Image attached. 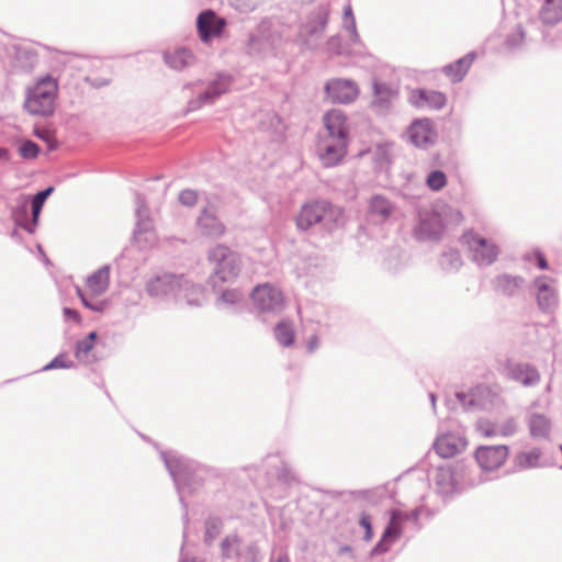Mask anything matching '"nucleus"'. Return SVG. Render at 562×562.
I'll use <instances>...</instances> for the list:
<instances>
[{"instance_id": "obj_1", "label": "nucleus", "mask_w": 562, "mask_h": 562, "mask_svg": "<svg viewBox=\"0 0 562 562\" xmlns=\"http://www.w3.org/2000/svg\"><path fill=\"white\" fill-rule=\"evenodd\" d=\"M146 291L150 297L167 303L184 302L190 306H201L205 301L204 288L184 274H157L146 282Z\"/></svg>"}, {"instance_id": "obj_2", "label": "nucleus", "mask_w": 562, "mask_h": 562, "mask_svg": "<svg viewBox=\"0 0 562 562\" xmlns=\"http://www.w3.org/2000/svg\"><path fill=\"white\" fill-rule=\"evenodd\" d=\"M160 457L179 494V502L184 509L182 519L187 526L189 516L188 505L184 502V490L193 491L199 487L211 470L176 451H161Z\"/></svg>"}, {"instance_id": "obj_3", "label": "nucleus", "mask_w": 562, "mask_h": 562, "mask_svg": "<svg viewBox=\"0 0 562 562\" xmlns=\"http://www.w3.org/2000/svg\"><path fill=\"white\" fill-rule=\"evenodd\" d=\"M432 480L438 494L450 496L465 488L477 486L487 477L463 462H454L438 465Z\"/></svg>"}, {"instance_id": "obj_4", "label": "nucleus", "mask_w": 562, "mask_h": 562, "mask_svg": "<svg viewBox=\"0 0 562 562\" xmlns=\"http://www.w3.org/2000/svg\"><path fill=\"white\" fill-rule=\"evenodd\" d=\"M344 210L327 200H312L304 203L295 217L296 227L307 231L316 224L328 232L342 224Z\"/></svg>"}, {"instance_id": "obj_5", "label": "nucleus", "mask_w": 562, "mask_h": 562, "mask_svg": "<svg viewBox=\"0 0 562 562\" xmlns=\"http://www.w3.org/2000/svg\"><path fill=\"white\" fill-rule=\"evenodd\" d=\"M58 85L54 78L46 76L26 90L24 109L31 115L48 117L55 112Z\"/></svg>"}, {"instance_id": "obj_6", "label": "nucleus", "mask_w": 562, "mask_h": 562, "mask_svg": "<svg viewBox=\"0 0 562 562\" xmlns=\"http://www.w3.org/2000/svg\"><path fill=\"white\" fill-rule=\"evenodd\" d=\"M207 259L213 265L209 283L214 290L220 282H233L240 272V256L224 245H216L210 249Z\"/></svg>"}, {"instance_id": "obj_7", "label": "nucleus", "mask_w": 562, "mask_h": 562, "mask_svg": "<svg viewBox=\"0 0 562 562\" xmlns=\"http://www.w3.org/2000/svg\"><path fill=\"white\" fill-rule=\"evenodd\" d=\"M461 240L467 245L471 254V260L479 267H490L499 256V248L492 239L485 238L473 231L465 232Z\"/></svg>"}, {"instance_id": "obj_8", "label": "nucleus", "mask_w": 562, "mask_h": 562, "mask_svg": "<svg viewBox=\"0 0 562 562\" xmlns=\"http://www.w3.org/2000/svg\"><path fill=\"white\" fill-rule=\"evenodd\" d=\"M221 554L236 562H262V555L256 542H245L237 533H229L221 541Z\"/></svg>"}, {"instance_id": "obj_9", "label": "nucleus", "mask_w": 562, "mask_h": 562, "mask_svg": "<svg viewBox=\"0 0 562 562\" xmlns=\"http://www.w3.org/2000/svg\"><path fill=\"white\" fill-rule=\"evenodd\" d=\"M254 306L260 315H279L285 305L281 290L269 283L257 285L250 293Z\"/></svg>"}, {"instance_id": "obj_10", "label": "nucleus", "mask_w": 562, "mask_h": 562, "mask_svg": "<svg viewBox=\"0 0 562 562\" xmlns=\"http://www.w3.org/2000/svg\"><path fill=\"white\" fill-rule=\"evenodd\" d=\"M531 289L540 312L554 314L560 304V296L555 280L549 276H538L532 280Z\"/></svg>"}, {"instance_id": "obj_11", "label": "nucleus", "mask_w": 562, "mask_h": 562, "mask_svg": "<svg viewBox=\"0 0 562 562\" xmlns=\"http://www.w3.org/2000/svg\"><path fill=\"white\" fill-rule=\"evenodd\" d=\"M232 82L233 78L231 75L225 72L217 74L216 78L207 85L205 91L189 100L187 111L193 112L204 105L213 104L222 94L228 91Z\"/></svg>"}, {"instance_id": "obj_12", "label": "nucleus", "mask_w": 562, "mask_h": 562, "mask_svg": "<svg viewBox=\"0 0 562 562\" xmlns=\"http://www.w3.org/2000/svg\"><path fill=\"white\" fill-rule=\"evenodd\" d=\"M54 187H47L33 195L31 200L32 221L26 222L27 207L25 204L18 206L12 215L16 225L23 227L27 233L33 234L38 223V217L46 199L53 193Z\"/></svg>"}, {"instance_id": "obj_13", "label": "nucleus", "mask_w": 562, "mask_h": 562, "mask_svg": "<svg viewBox=\"0 0 562 562\" xmlns=\"http://www.w3.org/2000/svg\"><path fill=\"white\" fill-rule=\"evenodd\" d=\"M330 12L331 9L328 2L318 3L307 13L301 25V34L312 38H321L327 27Z\"/></svg>"}, {"instance_id": "obj_14", "label": "nucleus", "mask_w": 562, "mask_h": 562, "mask_svg": "<svg viewBox=\"0 0 562 562\" xmlns=\"http://www.w3.org/2000/svg\"><path fill=\"white\" fill-rule=\"evenodd\" d=\"M419 223L414 229L417 240H436L443 233V222L439 213L429 210L418 212Z\"/></svg>"}, {"instance_id": "obj_15", "label": "nucleus", "mask_w": 562, "mask_h": 562, "mask_svg": "<svg viewBox=\"0 0 562 562\" xmlns=\"http://www.w3.org/2000/svg\"><path fill=\"white\" fill-rule=\"evenodd\" d=\"M324 91L331 103L348 104L353 102L359 89L355 81L350 79L334 78L325 83Z\"/></svg>"}, {"instance_id": "obj_16", "label": "nucleus", "mask_w": 562, "mask_h": 562, "mask_svg": "<svg viewBox=\"0 0 562 562\" xmlns=\"http://www.w3.org/2000/svg\"><path fill=\"white\" fill-rule=\"evenodd\" d=\"M226 21L220 18L213 10H204L196 18V31L203 43L218 37L224 32Z\"/></svg>"}, {"instance_id": "obj_17", "label": "nucleus", "mask_w": 562, "mask_h": 562, "mask_svg": "<svg viewBox=\"0 0 562 562\" xmlns=\"http://www.w3.org/2000/svg\"><path fill=\"white\" fill-rule=\"evenodd\" d=\"M505 445L480 446L474 453L475 460L483 471H494L502 467L508 457Z\"/></svg>"}, {"instance_id": "obj_18", "label": "nucleus", "mask_w": 562, "mask_h": 562, "mask_svg": "<svg viewBox=\"0 0 562 562\" xmlns=\"http://www.w3.org/2000/svg\"><path fill=\"white\" fill-rule=\"evenodd\" d=\"M491 284L497 295L514 299L524 293L527 281L521 276L504 272L495 276Z\"/></svg>"}, {"instance_id": "obj_19", "label": "nucleus", "mask_w": 562, "mask_h": 562, "mask_svg": "<svg viewBox=\"0 0 562 562\" xmlns=\"http://www.w3.org/2000/svg\"><path fill=\"white\" fill-rule=\"evenodd\" d=\"M407 133L409 140L416 147L424 149L432 146L437 138V133L430 119H417L413 121Z\"/></svg>"}, {"instance_id": "obj_20", "label": "nucleus", "mask_w": 562, "mask_h": 562, "mask_svg": "<svg viewBox=\"0 0 562 562\" xmlns=\"http://www.w3.org/2000/svg\"><path fill=\"white\" fill-rule=\"evenodd\" d=\"M468 440L457 432H447L438 436L432 443L435 452L443 459L452 458L465 450Z\"/></svg>"}, {"instance_id": "obj_21", "label": "nucleus", "mask_w": 562, "mask_h": 562, "mask_svg": "<svg viewBox=\"0 0 562 562\" xmlns=\"http://www.w3.org/2000/svg\"><path fill=\"white\" fill-rule=\"evenodd\" d=\"M402 520L400 519V509L391 512L390 521L387 522L381 539L371 549L370 555L375 557L390 550V546L394 543L402 535Z\"/></svg>"}, {"instance_id": "obj_22", "label": "nucleus", "mask_w": 562, "mask_h": 562, "mask_svg": "<svg viewBox=\"0 0 562 562\" xmlns=\"http://www.w3.org/2000/svg\"><path fill=\"white\" fill-rule=\"evenodd\" d=\"M324 124L328 132V138L347 142L349 130L347 117L340 110H330L324 115Z\"/></svg>"}, {"instance_id": "obj_23", "label": "nucleus", "mask_w": 562, "mask_h": 562, "mask_svg": "<svg viewBox=\"0 0 562 562\" xmlns=\"http://www.w3.org/2000/svg\"><path fill=\"white\" fill-rule=\"evenodd\" d=\"M490 389L485 385H477L469 392H457L456 396L465 411H476L487 408V397Z\"/></svg>"}, {"instance_id": "obj_24", "label": "nucleus", "mask_w": 562, "mask_h": 562, "mask_svg": "<svg viewBox=\"0 0 562 562\" xmlns=\"http://www.w3.org/2000/svg\"><path fill=\"white\" fill-rule=\"evenodd\" d=\"M505 371L510 380L519 382L526 386L536 385L540 380L537 369L528 363L508 361L506 363Z\"/></svg>"}, {"instance_id": "obj_25", "label": "nucleus", "mask_w": 562, "mask_h": 562, "mask_svg": "<svg viewBox=\"0 0 562 562\" xmlns=\"http://www.w3.org/2000/svg\"><path fill=\"white\" fill-rule=\"evenodd\" d=\"M196 226L201 235L214 239L222 237L226 232L225 225L209 207L202 210L196 220Z\"/></svg>"}, {"instance_id": "obj_26", "label": "nucleus", "mask_w": 562, "mask_h": 562, "mask_svg": "<svg viewBox=\"0 0 562 562\" xmlns=\"http://www.w3.org/2000/svg\"><path fill=\"white\" fill-rule=\"evenodd\" d=\"M347 153V142L327 138L319 147V159L324 167L338 165Z\"/></svg>"}, {"instance_id": "obj_27", "label": "nucleus", "mask_w": 562, "mask_h": 562, "mask_svg": "<svg viewBox=\"0 0 562 562\" xmlns=\"http://www.w3.org/2000/svg\"><path fill=\"white\" fill-rule=\"evenodd\" d=\"M409 102L419 109H442L447 102L446 95L436 90L416 89L412 92Z\"/></svg>"}, {"instance_id": "obj_28", "label": "nucleus", "mask_w": 562, "mask_h": 562, "mask_svg": "<svg viewBox=\"0 0 562 562\" xmlns=\"http://www.w3.org/2000/svg\"><path fill=\"white\" fill-rule=\"evenodd\" d=\"M135 205L136 226L133 236L135 240L139 241L142 235L151 234L153 221L149 215V209L147 207L146 199L140 193H136L135 195Z\"/></svg>"}, {"instance_id": "obj_29", "label": "nucleus", "mask_w": 562, "mask_h": 562, "mask_svg": "<svg viewBox=\"0 0 562 562\" xmlns=\"http://www.w3.org/2000/svg\"><path fill=\"white\" fill-rule=\"evenodd\" d=\"M215 305L217 308L237 313L243 311L246 306V297L238 289H227L220 291L218 296L215 300Z\"/></svg>"}, {"instance_id": "obj_30", "label": "nucleus", "mask_w": 562, "mask_h": 562, "mask_svg": "<svg viewBox=\"0 0 562 562\" xmlns=\"http://www.w3.org/2000/svg\"><path fill=\"white\" fill-rule=\"evenodd\" d=\"M394 204L384 195L375 194L369 202V216L375 223H384L392 215Z\"/></svg>"}, {"instance_id": "obj_31", "label": "nucleus", "mask_w": 562, "mask_h": 562, "mask_svg": "<svg viewBox=\"0 0 562 562\" xmlns=\"http://www.w3.org/2000/svg\"><path fill=\"white\" fill-rule=\"evenodd\" d=\"M164 60L171 69L180 71L194 65L195 56L191 49L178 47L173 52H165Z\"/></svg>"}, {"instance_id": "obj_32", "label": "nucleus", "mask_w": 562, "mask_h": 562, "mask_svg": "<svg viewBox=\"0 0 562 562\" xmlns=\"http://www.w3.org/2000/svg\"><path fill=\"white\" fill-rule=\"evenodd\" d=\"M476 58L475 52H470L463 57L459 58L454 63L448 64L442 68V72L451 78L452 82H460L467 72L469 71L471 65Z\"/></svg>"}, {"instance_id": "obj_33", "label": "nucleus", "mask_w": 562, "mask_h": 562, "mask_svg": "<svg viewBox=\"0 0 562 562\" xmlns=\"http://www.w3.org/2000/svg\"><path fill=\"white\" fill-rule=\"evenodd\" d=\"M538 19L546 26L562 22V0H542Z\"/></svg>"}, {"instance_id": "obj_34", "label": "nucleus", "mask_w": 562, "mask_h": 562, "mask_svg": "<svg viewBox=\"0 0 562 562\" xmlns=\"http://www.w3.org/2000/svg\"><path fill=\"white\" fill-rule=\"evenodd\" d=\"M373 93L374 99L372 101V106L380 113H385L390 106L392 98L395 94V91L392 87L382 81L374 80L373 81Z\"/></svg>"}, {"instance_id": "obj_35", "label": "nucleus", "mask_w": 562, "mask_h": 562, "mask_svg": "<svg viewBox=\"0 0 562 562\" xmlns=\"http://www.w3.org/2000/svg\"><path fill=\"white\" fill-rule=\"evenodd\" d=\"M528 427L532 438L547 439L551 431V422L542 414L532 413L528 417Z\"/></svg>"}, {"instance_id": "obj_36", "label": "nucleus", "mask_w": 562, "mask_h": 562, "mask_svg": "<svg viewBox=\"0 0 562 562\" xmlns=\"http://www.w3.org/2000/svg\"><path fill=\"white\" fill-rule=\"evenodd\" d=\"M247 49L249 54H265L273 49V41L269 34L258 30L249 35Z\"/></svg>"}, {"instance_id": "obj_37", "label": "nucleus", "mask_w": 562, "mask_h": 562, "mask_svg": "<svg viewBox=\"0 0 562 562\" xmlns=\"http://www.w3.org/2000/svg\"><path fill=\"white\" fill-rule=\"evenodd\" d=\"M110 283V267L103 266L92 274H90L87 279V285L90 291L95 295L103 294Z\"/></svg>"}, {"instance_id": "obj_38", "label": "nucleus", "mask_w": 562, "mask_h": 562, "mask_svg": "<svg viewBox=\"0 0 562 562\" xmlns=\"http://www.w3.org/2000/svg\"><path fill=\"white\" fill-rule=\"evenodd\" d=\"M439 265L445 272L453 273L459 271L463 265L460 251L453 248L443 251L440 255Z\"/></svg>"}, {"instance_id": "obj_39", "label": "nucleus", "mask_w": 562, "mask_h": 562, "mask_svg": "<svg viewBox=\"0 0 562 562\" xmlns=\"http://www.w3.org/2000/svg\"><path fill=\"white\" fill-rule=\"evenodd\" d=\"M540 457V449L533 448L530 451L519 452L514 459V464L518 470L537 468L539 465Z\"/></svg>"}, {"instance_id": "obj_40", "label": "nucleus", "mask_w": 562, "mask_h": 562, "mask_svg": "<svg viewBox=\"0 0 562 562\" xmlns=\"http://www.w3.org/2000/svg\"><path fill=\"white\" fill-rule=\"evenodd\" d=\"M274 337L281 346H292L295 338L292 323L284 319L280 321L274 327Z\"/></svg>"}, {"instance_id": "obj_41", "label": "nucleus", "mask_w": 562, "mask_h": 562, "mask_svg": "<svg viewBox=\"0 0 562 562\" xmlns=\"http://www.w3.org/2000/svg\"><path fill=\"white\" fill-rule=\"evenodd\" d=\"M505 45L509 50L513 52L521 50L527 47L528 38L526 36L525 30L520 24H518L515 30L507 35Z\"/></svg>"}, {"instance_id": "obj_42", "label": "nucleus", "mask_w": 562, "mask_h": 562, "mask_svg": "<svg viewBox=\"0 0 562 562\" xmlns=\"http://www.w3.org/2000/svg\"><path fill=\"white\" fill-rule=\"evenodd\" d=\"M204 542L211 546L213 541L220 536L223 529V520L218 516H209L204 522Z\"/></svg>"}, {"instance_id": "obj_43", "label": "nucleus", "mask_w": 562, "mask_h": 562, "mask_svg": "<svg viewBox=\"0 0 562 562\" xmlns=\"http://www.w3.org/2000/svg\"><path fill=\"white\" fill-rule=\"evenodd\" d=\"M342 27L350 32V42L352 44H360L361 40L357 32L356 19L350 4L344 9Z\"/></svg>"}, {"instance_id": "obj_44", "label": "nucleus", "mask_w": 562, "mask_h": 562, "mask_svg": "<svg viewBox=\"0 0 562 562\" xmlns=\"http://www.w3.org/2000/svg\"><path fill=\"white\" fill-rule=\"evenodd\" d=\"M426 184L432 191H440L447 184V176L441 170H432L426 178Z\"/></svg>"}, {"instance_id": "obj_45", "label": "nucleus", "mask_w": 562, "mask_h": 562, "mask_svg": "<svg viewBox=\"0 0 562 562\" xmlns=\"http://www.w3.org/2000/svg\"><path fill=\"white\" fill-rule=\"evenodd\" d=\"M94 345L86 341L85 339L78 340L75 347V357L85 363H92L94 361L91 358L90 352L93 349Z\"/></svg>"}, {"instance_id": "obj_46", "label": "nucleus", "mask_w": 562, "mask_h": 562, "mask_svg": "<svg viewBox=\"0 0 562 562\" xmlns=\"http://www.w3.org/2000/svg\"><path fill=\"white\" fill-rule=\"evenodd\" d=\"M522 260L527 261V262H531L535 260V262L539 269H541V270L549 269V262H548L544 254L539 248H536L529 252H526L522 256Z\"/></svg>"}, {"instance_id": "obj_47", "label": "nucleus", "mask_w": 562, "mask_h": 562, "mask_svg": "<svg viewBox=\"0 0 562 562\" xmlns=\"http://www.w3.org/2000/svg\"><path fill=\"white\" fill-rule=\"evenodd\" d=\"M76 363L66 358L65 353L57 355L52 361L43 367V371H49L54 369H71L75 368Z\"/></svg>"}, {"instance_id": "obj_48", "label": "nucleus", "mask_w": 562, "mask_h": 562, "mask_svg": "<svg viewBox=\"0 0 562 562\" xmlns=\"http://www.w3.org/2000/svg\"><path fill=\"white\" fill-rule=\"evenodd\" d=\"M19 154L24 159H35L40 154V146L31 140H24L19 147Z\"/></svg>"}, {"instance_id": "obj_49", "label": "nucleus", "mask_w": 562, "mask_h": 562, "mask_svg": "<svg viewBox=\"0 0 562 562\" xmlns=\"http://www.w3.org/2000/svg\"><path fill=\"white\" fill-rule=\"evenodd\" d=\"M77 294L78 296L80 297L82 304L93 311V312H103L105 306H106V302L105 301H100V300H92V299H89L81 289L77 288Z\"/></svg>"}, {"instance_id": "obj_50", "label": "nucleus", "mask_w": 562, "mask_h": 562, "mask_svg": "<svg viewBox=\"0 0 562 562\" xmlns=\"http://www.w3.org/2000/svg\"><path fill=\"white\" fill-rule=\"evenodd\" d=\"M198 192L192 189H184L179 193V202L184 206H194L198 202Z\"/></svg>"}, {"instance_id": "obj_51", "label": "nucleus", "mask_w": 562, "mask_h": 562, "mask_svg": "<svg viewBox=\"0 0 562 562\" xmlns=\"http://www.w3.org/2000/svg\"><path fill=\"white\" fill-rule=\"evenodd\" d=\"M359 525L364 529V541H370L373 538V529H372V522H371V516L362 512L359 518Z\"/></svg>"}, {"instance_id": "obj_52", "label": "nucleus", "mask_w": 562, "mask_h": 562, "mask_svg": "<svg viewBox=\"0 0 562 562\" xmlns=\"http://www.w3.org/2000/svg\"><path fill=\"white\" fill-rule=\"evenodd\" d=\"M69 63L72 68L83 71V70H87L89 67H91L92 64L94 63V60L90 57L75 55L69 60Z\"/></svg>"}, {"instance_id": "obj_53", "label": "nucleus", "mask_w": 562, "mask_h": 562, "mask_svg": "<svg viewBox=\"0 0 562 562\" xmlns=\"http://www.w3.org/2000/svg\"><path fill=\"white\" fill-rule=\"evenodd\" d=\"M34 135L44 140L45 143H47L48 145V149L49 150H55L57 148V143L56 140L50 136V133L48 130L46 128H38V127H35L34 130Z\"/></svg>"}, {"instance_id": "obj_54", "label": "nucleus", "mask_w": 562, "mask_h": 562, "mask_svg": "<svg viewBox=\"0 0 562 562\" xmlns=\"http://www.w3.org/2000/svg\"><path fill=\"white\" fill-rule=\"evenodd\" d=\"M517 431V424L514 418H509L505 420L497 430V434H501L504 437H508L514 435Z\"/></svg>"}, {"instance_id": "obj_55", "label": "nucleus", "mask_w": 562, "mask_h": 562, "mask_svg": "<svg viewBox=\"0 0 562 562\" xmlns=\"http://www.w3.org/2000/svg\"><path fill=\"white\" fill-rule=\"evenodd\" d=\"M423 508L416 507L413 510L404 512L400 509V519L402 522L404 521H413L415 524L418 522L419 516L422 515Z\"/></svg>"}, {"instance_id": "obj_56", "label": "nucleus", "mask_w": 562, "mask_h": 562, "mask_svg": "<svg viewBox=\"0 0 562 562\" xmlns=\"http://www.w3.org/2000/svg\"><path fill=\"white\" fill-rule=\"evenodd\" d=\"M327 49L336 55L341 54V40L339 35L330 36L326 43Z\"/></svg>"}, {"instance_id": "obj_57", "label": "nucleus", "mask_w": 562, "mask_h": 562, "mask_svg": "<svg viewBox=\"0 0 562 562\" xmlns=\"http://www.w3.org/2000/svg\"><path fill=\"white\" fill-rule=\"evenodd\" d=\"M83 80L87 83H89L92 88H95V89L106 87L111 82V80L108 78H101V77L92 78L90 76H85Z\"/></svg>"}, {"instance_id": "obj_58", "label": "nucleus", "mask_w": 562, "mask_h": 562, "mask_svg": "<svg viewBox=\"0 0 562 562\" xmlns=\"http://www.w3.org/2000/svg\"><path fill=\"white\" fill-rule=\"evenodd\" d=\"M269 562H291L289 554L283 549H273Z\"/></svg>"}, {"instance_id": "obj_59", "label": "nucleus", "mask_w": 562, "mask_h": 562, "mask_svg": "<svg viewBox=\"0 0 562 562\" xmlns=\"http://www.w3.org/2000/svg\"><path fill=\"white\" fill-rule=\"evenodd\" d=\"M63 314L65 317V321H72L74 323H80L81 316L78 311L70 308V307H64Z\"/></svg>"}, {"instance_id": "obj_60", "label": "nucleus", "mask_w": 562, "mask_h": 562, "mask_svg": "<svg viewBox=\"0 0 562 562\" xmlns=\"http://www.w3.org/2000/svg\"><path fill=\"white\" fill-rule=\"evenodd\" d=\"M350 494L355 498H361V499H367L369 502H372L374 492L372 490H359V491L350 492Z\"/></svg>"}, {"instance_id": "obj_61", "label": "nucleus", "mask_w": 562, "mask_h": 562, "mask_svg": "<svg viewBox=\"0 0 562 562\" xmlns=\"http://www.w3.org/2000/svg\"><path fill=\"white\" fill-rule=\"evenodd\" d=\"M319 346V339L317 335H312L306 344L307 351L310 353L314 352Z\"/></svg>"}, {"instance_id": "obj_62", "label": "nucleus", "mask_w": 562, "mask_h": 562, "mask_svg": "<svg viewBox=\"0 0 562 562\" xmlns=\"http://www.w3.org/2000/svg\"><path fill=\"white\" fill-rule=\"evenodd\" d=\"M338 554H339V555H344V554H346V555H348V557H349L350 562H355L356 557H355L353 550H352V548H351L350 546H348V544L341 546V547L338 549Z\"/></svg>"}, {"instance_id": "obj_63", "label": "nucleus", "mask_w": 562, "mask_h": 562, "mask_svg": "<svg viewBox=\"0 0 562 562\" xmlns=\"http://www.w3.org/2000/svg\"><path fill=\"white\" fill-rule=\"evenodd\" d=\"M479 429L486 436V437H492V436H495L497 434V430L491 426V425H486V427H484V424L481 423L479 424Z\"/></svg>"}, {"instance_id": "obj_64", "label": "nucleus", "mask_w": 562, "mask_h": 562, "mask_svg": "<svg viewBox=\"0 0 562 562\" xmlns=\"http://www.w3.org/2000/svg\"><path fill=\"white\" fill-rule=\"evenodd\" d=\"M0 160L8 162L10 160V154L8 148L0 147Z\"/></svg>"}]
</instances>
